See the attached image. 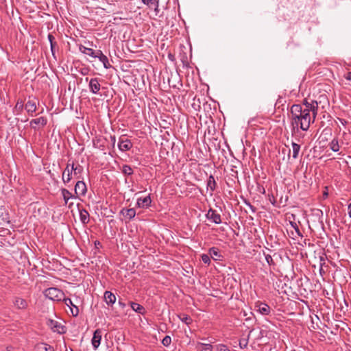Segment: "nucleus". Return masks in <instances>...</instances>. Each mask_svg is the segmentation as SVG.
Listing matches in <instances>:
<instances>
[{
  "label": "nucleus",
  "instance_id": "obj_9",
  "mask_svg": "<svg viewBox=\"0 0 351 351\" xmlns=\"http://www.w3.org/2000/svg\"><path fill=\"white\" fill-rule=\"evenodd\" d=\"M79 50L81 53L93 58H97L101 51V50H94L91 48H88L82 45H80Z\"/></svg>",
  "mask_w": 351,
  "mask_h": 351
},
{
  "label": "nucleus",
  "instance_id": "obj_1",
  "mask_svg": "<svg viewBox=\"0 0 351 351\" xmlns=\"http://www.w3.org/2000/svg\"><path fill=\"white\" fill-rule=\"evenodd\" d=\"M291 125L293 129L300 128L302 131H307L311 123L315 121L313 114L307 108H303L300 104H293L291 107Z\"/></svg>",
  "mask_w": 351,
  "mask_h": 351
},
{
  "label": "nucleus",
  "instance_id": "obj_3",
  "mask_svg": "<svg viewBox=\"0 0 351 351\" xmlns=\"http://www.w3.org/2000/svg\"><path fill=\"white\" fill-rule=\"evenodd\" d=\"M47 325L53 332H58V334H64L66 332L65 327L56 320L49 319L47 321Z\"/></svg>",
  "mask_w": 351,
  "mask_h": 351
},
{
  "label": "nucleus",
  "instance_id": "obj_17",
  "mask_svg": "<svg viewBox=\"0 0 351 351\" xmlns=\"http://www.w3.org/2000/svg\"><path fill=\"white\" fill-rule=\"evenodd\" d=\"M152 200L150 196H146L145 197H139L137 199L136 205L139 208H147L151 204Z\"/></svg>",
  "mask_w": 351,
  "mask_h": 351
},
{
  "label": "nucleus",
  "instance_id": "obj_43",
  "mask_svg": "<svg viewBox=\"0 0 351 351\" xmlns=\"http://www.w3.org/2000/svg\"><path fill=\"white\" fill-rule=\"evenodd\" d=\"M25 108L23 101L22 100H18L15 106V108L19 110H22Z\"/></svg>",
  "mask_w": 351,
  "mask_h": 351
},
{
  "label": "nucleus",
  "instance_id": "obj_55",
  "mask_svg": "<svg viewBox=\"0 0 351 351\" xmlns=\"http://www.w3.org/2000/svg\"><path fill=\"white\" fill-rule=\"evenodd\" d=\"M66 167H68V168L69 169V167H71V163H70V160H69L67 165H66Z\"/></svg>",
  "mask_w": 351,
  "mask_h": 351
},
{
  "label": "nucleus",
  "instance_id": "obj_11",
  "mask_svg": "<svg viewBox=\"0 0 351 351\" xmlns=\"http://www.w3.org/2000/svg\"><path fill=\"white\" fill-rule=\"evenodd\" d=\"M101 336H102V332L100 329H97L94 332L91 343H92V346L95 350H97L98 348V347L99 346L101 340Z\"/></svg>",
  "mask_w": 351,
  "mask_h": 351
},
{
  "label": "nucleus",
  "instance_id": "obj_8",
  "mask_svg": "<svg viewBox=\"0 0 351 351\" xmlns=\"http://www.w3.org/2000/svg\"><path fill=\"white\" fill-rule=\"evenodd\" d=\"M75 195L77 197L85 195L87 189L83 181H77L75 185Z\"/></svg>",
  "mask_w": 351,
  "mask_h": 351
},
{
  "label": "nucleus",
  "instance_id": "obj_39",
  "mask_svg": "<svg viewBox=\"0 0 351 351\" xmlns=\"http://www.w3.org/2000/svg\"><path fill=\"white\" fill-rule=\"evenodd\" d=\"M72 170L74 171V174L80 173L83 171V167L80 165L75 167L74 162L71 163Z\"/></svg>",
  "mask_w": 351,
  "mask_h": 351
},
{
  "label": "nucleus",
  "instance_id": "obj_51",
  "mask_svg": "<svg viewBox=\"0 0 351 351\" xmlns=\"http://www.w3.org/2000/svg\"><path fill=\"white\" fill-rule=\"evenodd\" d=\"M348 216L351 219V202L348 206Z\"/></svg>",
  "mask_w": 351,
  "mask_h": 351
},
{
  "label": "nucleus",
  "instance_id": "obj_21",
  "mask_svg": "<svg viewBox=\"0 0 351 351\" xmlns=\"http://www.w3.org/2000/svg\"><path fill=\"white\" fill-rule=\"evenodd\" d=\"M206 188H207V190H208V189L210 190L211 195H212L213 192L216 190L217 182H216L215 178L213 175H210L208 177V179L207 183H206Z\"/></svg>",
  "mask_w": 351,
  "mask_h": 351
},
{
  "label": "nucleus",
  "instance_id": "obj_10",
  "mask_svg": "<svg viewBox=\"0 0 351 351\" xmlns=\"http://www.w3.org/2000/svg\"><path fill=\"white\" fill-rule=\"evenodd\" d=\"M207 219L212 220L215 224L221 223V215L213 208H210L206 215Z\"/></svg>",
  "mask_w": 351,
  "mask_h": 351
},
{
  "label": "nucleus",
  "instance_id": "obj_54",
  "mask_svg": "<svg viewBox=\"0 0 351 351\" xmlns=\"http://www.w3.org/2000/svg\"><path fill=\"white\" fill-rule=\"evenodd\" d=\"M259 191L261 193H262L263 194H264L265 193V190L264 187H261V189H259Z\"/></svg>",
  "mask_w": 351,
  "mask_h": 351
},
{
  "label": "nucleus",
  "instance_id": "obj_18",
  "mask_svg": "<svg viewBox=\"0 0 351 351\" xmlns=\"http://www.w3.org/2000/svg\"><path fill=\"white\" fill-rule=\"evenodd\" d=\"M47 38L50 43V48L52 56L54 58H56V49H58V43L55 40V37L51 34H48Z\"/></svg>",
  "mask_w": 351,
  "mask_h": 351
},
{
  "label": "nucleus",
  "instance_id": "obj_24",
  "mask_svg": "<svg viewBox=\"0 0 351 351\" xmlns=\"http://www.w3.org/2000/svg\"><path fill=\"white\" fill-rule=\"evenodd\" d=\"M99 60L102 62L103 66L105 69H110L112 67L111 64L109 63V60L108 57L103 53V52L101 51L99 53L97 58Z\"/></svg>",
  "mask_w": 351,
  "mask_h": 351
},
{
  "label": "nucleus",
  "instance_id": "obj_52",
  "mask_svg": "<svg viewBox=\"0 0 351 351\" xmlns=\"http://www.w3.org/2000/svg\"><path fill=\"white\" fill-rule=\"evenodd\" d=\"M235 167H232L231 171L232 172V176H237V171L234 170Z\"/></svg>",
  "mask_w": 351,
  "mask_h": 351
},
{
  "label": "nucleus",
  "instance_id": "obj_50",
  "mask_svg": "<svg viewBox=\"0 0 351 351\" xmlns=\"http://www.w3.org/2000/svg\"><path fill=\"white\" fill-rule=\"evenodd\" d=\"M118 304H119V305L122 308H124L125 307V304L123 302H122L121 300H119L118 301Z\"/></svg>",
  "mask_w": 351,
  "mask_h": 351
},
{
  "label": "nucleus",
  "instance_id": "obj_35",
  "mask_svg": "<svg viewBox=\"0 0 351 351\" xmlns=\"http://www.w3.org/2000/svg\"><path fill=\"white\" fill-rule=\"evenodd\" d=\"M93 145L95 147L104 150V145L102 143V140L101 138H97L96 140H93Z\"/></svg>",
  "mask_w": 351,
  "mask_h": 351
},
{
  "label": "nucleus",
  "instance_id": "obj_58",
  "mask_svg": "<svg viewBox=\"0 0 351 351\" xmlns=\"http://www.w3.org/2000/svg\"><path fill=\"white\" fill-rule=\"evenodd\" d=\"M72 205H73V203H70V204H69V208H71Z\"/></svg>",
  "mask_w": 351,
  "mask_h": 351
},
{
  "label": "nucleus",
  "instance_id": "obj_13",
  "mask_svg": "<svg viewBox=\"0 0 351 351\" xmlns=\"http://www.w3.org/2000/svg\"><path fill=\"white\" fill-rule=\"evenodd\" d=\"M208 254L215 261H221L223 258L219 250L215 247H212L208 250Z\"/></svg>",
  "mask_w": 351,
  "mask_h": 351
},
{
  "label": "nucleus",
  "instance_id": "obj_26",
  "mask_svg": "<svg viewBox=\"0 0 351 351\" xmlns=\"http://www.w3.org/2000/svg\"><path fill=\"white\" fill-rule=\"evenodd\" d=\"M36 349L37 351H55L51 346L46 343H40L37 344Z\"/></svg>",
  "mask_w": 351,
  "mask_h": 351
},
{
  "label": "nucleus",
  "instance_id": "obj_2",
  "mask_svg": "<svg viewBox=\"0 0 351 351\" xmlns=\"http://www.w3.org/2000/svg\"><path fill=\"white\" fill-rule=\"evenodd\" d=\"M44 295L51 300L60 302L64 298V292L56 287H50L45 290Z\"/></svg>",
  "mask_w": 351,
  "mask_h": 351
},
{
  "label": "nucleus",
  "instance_id": "obj_28",
  "mask_svg": "<svg viewBox=\"0 0 351 351\" xmlns=\"http://www.w3.org/2000/svg\"><path fill=\"white\" fill-rule=\"evenodd\" d=\"M260 313H261L262 315H269V313H270V311H271V308L269 307V305H267V304H265V303H261L259 306H258V310Z\"/></svg>",
  "mask_w": 351,
  "mask_h": 351
},
{
  "label": "nucleus",
  "instance_id": "obj_59",
  "mask_svg": "<svg viewBox=\"0 0 351 351\" xmlns=\"http://www.w3.org/2000/svg\"><path fill=\"white\" fill-rule=\"evenodd\" d=\"M324 196H327V195H328V193H327V192H325V193H324Z\"/></svg>",
  "mask_w": 351,
  "mask_h": 351
},
{
  "label": "nucleus",
  "instance_id": "obj_12",
  "mask_svg": "<svg viewBox=\"0 0 351 351\" xmlns=\"http://www.w3.org/2000/svg\"><path fill=\"white\" fill-rule=\"evenodd\" d=\"M118 147L121 152L129 151L132 147V143L130 140L120 138L118 143Z\"/></svg>",
  "mask_w": 351,
  "mask_h": 351
},
{
  "label": "nucleus",
  "instance_id": "obj_37",
  "mask_svg": "<svg viewBox=\"0 0 351 351\" xmlns=\"http://www.w3.org/2000/svg\"><path fill=\"white\" fill-rule=\"evenodd\" d=\"M255 335V340L258 341L261 339L263 337V331L262 330H256L255 332L253 333Z\"/></svg>",
  "mask_w": 351,
  "mask_h": 351
},
{
  "label": "nucleus",
  "instance_id": "obj_6",
  "mask_svg": "<svg viewBox=\"0 0 351 351\" xmlns=\"http://www.w3.org/2000/svg\"><path fill=\"white\" fill-rule=\"evenodd\" d=\"M100 80L99 78L95 77L91 78L89 81L88 87L90 91L95 95H99V90L101 88L100 85Z\"/></svg>",
  "mask_w": 351,
  "mask_h": 351
},
{
  "label": "nucleus",
  "instance_id": "obj_42",
  "mask_svg": "<svg viewBox=\"0 0 351 351\" xmlns=\"http://www.w3.org/2000/svg\"><path fill=\"white\" fill-rule=\"evenodd\" d=\"M64 173H62V181L64 183H68L71 180V174L66 173V176H65Z\"/></svg>",
  "mask_w": 351,
  "mask_h": 351
},
{
  "label": "nucleus",
  "instance_id": "obj_4",
  "mask_svg": "<svg viewBox=\"0 0 351 351\" xmlns=\"http://www.w3.org/2000/svg\"><path fill=\"white\" fill-rule=\"evenodd\" d=\"M302 106L303 108H307L308 112L312 113L313 119H315L318 110V103L316 101H311V102H308L307 99H305L302 101Z\"/></svg>",
  "mask_w": 351,
  "mask_h": 351
},
{
  "label": "nucleus",
  "instance_id": "obj_47",
  "mask_svg": "<svg viewBox=\"0 0 351 351\" xmlns=\"http://www.w3.org/2000/svg\"><path fill=\"white\" fill-rule=\"evenodd\" d=\"M73 170H72V167L70 169L68 168V167H66L64 171H63V173H64V174H66V173H69V174H72Z\"/></svg>",
  "mask_w": 351,
  "mask_h": 351
},
{
  "label": "nucleus",
  "instance_id": "obj_45",
  "mask_svg": "<svg viewBox=\"0 0 351 351\" xmlns=\"http://www.w3.org/2000/svg\"><path fill=\"white\" fill-rule=\"evenodd\" d=\"M245 203L250 208L253 213H256V208L253 205H252L249 202H247L246 200H245Z\"/></svg>",
  "mask_w": 351,
  "mask_h": 351
},
{
  "label": "nucleus",
  "instance_id": "obj_49",
  "mask_svg": "<svg viewBox=\"0 0 351 351\" xmlns=\"http://www.w3.org/2000/svg\"><path fill=\"white\" fill-rule=\"evenodd\" d=\"M111 142L112 144V146L114 147L115 142H116V137L115 136H110Z\"/></svg>",
  "mask_w": 351,
  "mask_h": 351
},
{
  "label": "nucleus",
  "instance_id": "obj_32",
  "mask_svg": "<svg viewBox=\"0 0 351 351\" xmlns=\"http://www.w3.org/2000/svg\"><path fill=\"white\" fill-rule=\"evenodd\" d=\"M178 318L186 325H190L193 322L191 317L186 314L179 315Z\"/></svg>",
  "mask_w": 351,
  "mask_h": 351
},
{
  "label": "nucleus",
  "instance_id": "obj_22",
  "mask_svg": "<svg viewBox=\"0 0 351 351\" xmlns=\"http://www.w3.org/2000/svg\"><path fill=\"white\" fill-rule=\"evenodd\" d=\"M80 219L82 224L86 225L89 222V213L86 209H80Z\"/></svg>",
  "mask_w": 351,
  "mask_h": 351
},
{
  "label": "nucleus",
  "instance_id": "obj_27",
  "mask_svg": "<svg viewBox=\"0 0 351 351\" xmlns=\"http://www.w3.org/2000/svg\"><path fill=\"white\" fill-rule=\"evenodd\" d=\"M292 157L293 159H297L299 156V153L300 151V145L295 142H292Z\"/></svg>",
  "mask_w": 351,
  "mask_h": 351
},
{
  "label": "nucleus",
  "instance_id": "obj_7",
  "mask_svg": "<svg viewBox=\"0 0 351 351\" xmlns=\"http://www.w3.org/2000/svg\"><path fill=\"white\" fill-rule=\"evenodd\" d=\"M37 99L34 97L31 99V97H29L28 101L26 102L25 105V109L27 112L28 114H29L31 116H32L33 112H36L37 110Z\"/></svg>",
  "mask_w": 351,
  "mask_h": 351
},
{
  "label": "nucleus",
  "instance_id": "obj_56",
  "mask_svg": "<svg viewBox=\"0 0 351 351\" xmlns=\"http://www.w3.org/2000/svg\"><path fill=\"white\" fill-rule=\"evenodd\" d=\"M99 244H100L99 241H97V242H95V245H99Z\"/></svg>",
  "mask_w": 351,
  "mask_h": 351
},
{
  "label": "nucleus",
  "instance_id": "obj_41",
  "mask_svg": "<svg viewBox=\"0 0 351 351\" xmlns=\"http://www.w3.org/2000/svg\"><path fill=\"white\" fill-rule=\"evenodd\" d=\"M265 261L269 265H275V263L270 254H265Z\"/></svg>",
  "mask_w": 351,
  "mask_h": 351
},
{
  "label": "nucleus",
  "instance_id": "obj_46",
  "mask_svg": "<svg viewBox=\"0 0 351 351\" xmlns=\"http://www.w3.org/2000/svg\"><path fill=\"white\" fill-rule=\"evenodd\" d=\"M269 200L271 203L272 205H276V199L275 197L271 194V195H269Z\"/></svg>",
  "mask_w": 351,
  "mask_h": 351
},
{
  "label": "nucleus",
  "instance_id": "obj_44",
  "mask_svg": "<svg viewBox=\"0 0 351 351\" xmlns=\"http://www.w3.org/2000/svg\"><path fill=\"white\" fill-rule=\"evenodd\" d=\"M143 3L147 5L148 7L153 5L157 0H141Z\"/></svg>",
  "mask_w": 351,
  "mask_h": 351
},
{
  "label": "nucleus",
  "instance_id": "obj_14",
  "mask_svg": "<svg viewBox=\"0 0 351 351\" xmlns=\"http://www.w3.org/2000/svg\"><path fill=\"white\" fill-rule=\"evenodd\" d=\"M62 301L70 308L72 315L77 317L79 314V308L73 303L72 300L69 298H64Z\"/></svg>",
  "mask_w": 351,
  "mask_h": 351
},
{
  "label": "nucleus",
  "instance_id": "obj_40",
  "mask_svg": "<svg viewBox=\"0 0 351 351\" xmlns=\"http://www.w3.org/2000/svg\"><path fill=\"white\" fill-rule=\"evenodd\" d=\"M149 8L150 9L153 8L154 10L156 15H158V14L159 12V1L157 0L156 2L154 3L153 5H151L150 6H149Z\"/></svg>",
  "mask_w": 351,
  "mask_h": 351
},
{
  "label": "nucleus",
  "instance_id": "obj_33",
  "mask_svg": "<svg viewBox=\"0 0 351 351\" xmlns=\"http://www.w3.org/2000/svg\"><path fill=\"white\" fill-rule=\"evenodd\" d=\"M122 173L126 176H131L134 171L132 168L128 165H123L122 167Z\"/></svg>",
  "mask_w": 351,
  "mask_h": 351
},
{
  "label": "nucleus",
  "instance_id": "obj_29",
  "mask_svg": "<svg viewBox=\"0 0 351 351\" xmlns=\"http://www.w3.org/2000/svg\"><path fill=\"white\" fill-rule=\"evenodd\" d=\"M290 225L295 230V232H293V231L291 232V235H292V237L294 239L295 237L296 236H298V237H302L303 235L301 233L299 228H298V226L297 225V223L294 221H290Z\"/></svg>",
  "mask_w": 351,
  "mask_h": 351
},
{
  "label": "nucleus",
  "instance_id": "obj_30",
  "mask_svg": "<svg viewBox=\"0 0 351 351\" xmlns=\"http://www.w3.org/2000/svg\"><path fill=\"white\" fill-rule=\"evenodd\" d=\"M199 346L202 347L201 351H212L213 349L214 348V346L211 344V343H205L198 342L196 348L198 349Z\"/></svg>",
  "mask_w": 351,
  "mask_h": 351
},
{
  "label": "nucleus",
  "instance_id": "obj_38",
  "mask_svg": "<svg viewBox=\"0 0 351 351\" xmlns=\"http://www.w3.org/2000/svg\"><path fill=\"white\" fill-rule=\"evenodd\" d=\"M171 338L169 335L165 336L162 340V343L165 347L169 346L171 344Z\"/></svg>",
  "mask_w": 351,
  "mask_h": 351
},
{
  "label": "nucleus",
  "instance_id": "obj_16",
  "mask_svg": "<svg viewBox=\"0 0 351 351\" xmlns=\"http://www.w3.org/2000/svg\"><path fill=\"white\" fill-rule=\"evenodd\" d=\"M14 306L20 310H25L27 307V302L21 298L15 297L13 300Z\"/></svg>",
  "mask_w": 351,
  "mask_h": 351
},
{
  "label": "nucleus",
  "instance_id": "obj_20",
  "mask_svg": "<svg viewBox=\"0 0 351 351\" xmlns=\"http://www.w3.org/2000/svg\"><path fill=\"white\" fill-rule=\"evenodd\" d=\"M120 213L129 220H131L135 217L136 210L134 208H122Z\"/></svg>",
  "mask_w": 351,
  "mask_h": 351
},
{
  "label": "nucleus",
  "instance_id": "obj_36",
  "mask_svg": "<svg viewBox=\"0 0 351 351\" xmlns=\"http://www.w3.org/2000/svg\"><path fill=\"white\" fill-rule=\"evenodd\" d=\"M202 261L207 265H210V256L209 254H203L201 256Z\"/></svg>",
  "mask_w": 351,
  "mask_h": 351
},
{
  "label": "nucleus",
  "instance_id": "obj_31",
  "mask_svg": "<svg viewBox=\"0 0 351 351\" xmlns=\"http://www.w3.org/2000/svg\"><path fill=\"white\" fill-rule=\"evenodd\" d=\"M329 147L330 149L335 152H337L339 150V145L337 138H333L331 142L329 143Z\"/></svg>",
  "mask_w": 351,
  "mask_h": 351
},
{
  "label": "nucleus",
  "instance_id": "obj_5",
  "mask_svg": "<svg viewBox=\"0 0 351 351\" xmlns=\"http://www.w3.org/2000/svg\"><path fill=\"white\" fill-rule=\"evenodd\" d=\"M29 124L32 129L36 130L39 128V126L43 128L47 124V119L45 117L34 119L31 120Z\"/></svg>",
  "mask_w": 351,
  "mask_h": 351
},
{
  "label": "nucleus",
  "instance_id": "obj_60",
  "mask_svg": "<svg viewBox=\"0 0 351 351\" xmlns=\"http://www.w3.org/2000/svg\"><path fill=\"white\" fill-rule=\"evenodd\" d=\"M291 351H296V350H291Z\"/></svg>",
  "mask_w": 351,
  "mask_h": 351
},
{
  "label": "nucleus",
  "instance_id": "obj_25",
  "mask_svg": "<svg viewBox=\"0 0 351 351\" xmlns=\"http://www.w3.org/2000/svg\"><path fill=\"white\" fill-rule=\"evenodd\" d=\"M130 306L134 311H135L139 314L144 315L145 313V308L142 305H141L138 303L131 302Z\"/></svg>",
  "mask_w": 351,
  "mask_h": 351
},
{
  "label": "nucleus",
  "instance_id": "obj_48",
  "mask_svg": "<svg viewBox=\"0 0 351 351\" xmlns=\"http://www.w3.org/2000/svg\"><path fill=\"white\" fill-rule=\"evenodd\" d=\"M345 78L346 80H348V81H350L351 80V71L348 72L346 75H345Z\"/></svg>",
  "mask_w": 351,
  "mask_h": 351
},
{
  "label": "nucleus",
  "instance_id": "obj_19",
  "mask_svg": "<svg viewBox=\"0 0 351 351\" xmlns=\"http://www.w3.org/2000/svg\"><path fill=\"white\" fill-rule=\"evenodd\" d=\"M255 332V328H252V330H250L249 332H248V334L247 335L246 337H241L240 339H239V347L241 348V349H243V348H245L247 346V343H248V341H249V339L250 337V336L252 335H253V333Z\"/></svg>",
  "mask_w": 351,
  "mask_h": 351
},
{
  "label": "nucleus",
  "instance_id": "obj_34",
  "mask_svg": "<svg viewBox=\"0 0 351 351\" xmlns=\"http://www.w3.org/2000/svg\"><path fill=\"white\" fill-rule=\"evenodd\" d=\"M215 351H231L228 347L223 343H219L214 346Z\"/></svg>",
  "mask_w": 351,
  "mask_h": 351
},
{
  "label": "nucleus",
  "instance_id": "obj_15",
  "mask_svg": "<svg viewBox=\"0 0 351 351\" xmlns=\"http://www.w3.org/2000/svg\"><path fill=\"white\" fill-rule=\"evenodd\" d=\"M104 299L108 306H112L116 302L117 298L113 293L110 291H106L104 294Z\"/></svg>",
  "mask_w": 351,
  "mask_h": 351
},
{
  "label": "nucleus",
  "instance_id": "obj_23",
  "mask_svg": "<svg viewBox=\"0 0 351 351\" xmlns=\"http://www.w3.org/2000/svg\"><path fill=\"white\" fill-rule=\"evenodd\" d=\"M61 193L62 195L65 204H68V202L70 199L77 198L75 194H72L69 190L66 189H62Z\"/></svg>",
  "mask_w": 351,
  "mask_h": 351
},
{
  "label": "nucleus",
  "instance_id": "obj_61",
  "mask_svg": "<svg viewBox=\"0 0 351 351\" xmlns=\"http://www.w3.org/2000/svg\"><path fill=\"white\" fill-rule=\"evenodd\" d=\"M71 351H73V350H71Z\"/></svg>",
  "mask_w": 351,
  "mask_h": 351
},
{
  "label": "nucleus",
  "instance_id": "obj_53",
  "mask_svg": "<svg viewBox=\"0 0 351 351\" xmlns=\"http://www.w3.org/2000/svg\"><path fill=\"white\" fill-rule=\"evenodd\" d=\"M168 57H169V60H171V61H173V60H174V56H173V55H172V54L169 53V54L168 55Z\"/></svg>",
  "mask_w": 351,
  "mask_h": 351
},
{
  "label": "nucleus",
  "instance_id": "obj_57",
  "mask_svg": "<svg viewBox=\"0 0 351 351\" xmlns=\"http://www.w3.org/2000/svg\"><path fill=\"white\" fill-rule=\"evenodd\" d=\"M317 212L321 213V215H322V211L321 210H317Z\"/></svg>",
  "mask_w": 351,
  "mask_h": 351
}]
</instances>
